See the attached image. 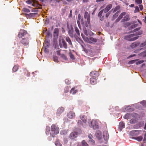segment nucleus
<instances>
[{"label":"nucleus","instance_id":"obj_22","mask_svg":"<svg viewBox=\"0 0 146 146\" xmlns=\"http://www.w3.org/2000/svg\"><path fill=\"white\" fill-rule=\"evenodd\" d=\"M80 117L84 123H86L87 121V118L85 115H80Z\"/></svg>","mask_w":146,"mask_h":146},{"label":"nucleus","instance_id":"obj_16","mask_svg":"<svg viewBox=\"0 0 146 146\" xmlns=\"http://www.w3.org/2000/svg\"><path fill=\"white\" fill-rule=\"evenodd\" d=\"M36 13H30L29 14L25 13L24 15L27 18H30L32 17H34Z\"/></svg>","mask_w":146,"mask_h":146},{"label":"nucleus","instance_id":"obj_40","mask_svg":"<svg viewBox=\"0 0 146 146\" xmlns=\"http://www.w3.org/2000/svg\"><path fill=\"white\" fill-rule=\"evenodd\" d=\"M55 144L56 146H62V144L60 143L59 140H57L55 142Z\"/></svg>","mask_w":146,"mask_h":146},{"label":"nucleus","instance_id":"obj_46","mask_svg":"<svg viewBox=\"0 0 146 146\" xmlns=\"http://www.w3.org/2000/svg\"><path fill=\"white\" fill-rule=\"evenodd\" d=\"M88 141L92 144H94L95 143V141L92 138L89 139Z\"/></svg>","mask_w":146,"mask_h":146},{"label":"nucleus","instance_id":"obj_44","mask_svg":"<svg viewBox=\"0 0 146 146\" xmlns=\"http://www.w3.org/2000/svg\"><path fill=\"white\" fill-rule=\"evenodd\" d=\"M141 29V27H139L135 29L133 31H131V33H134L138 31H139Z\"/></svg>","mask_w":146,"mask_h":146},{"label":"nucleus","instance_id":"obj_38","mask_svg":"<svg viewBox=\"0 0 146 146\" xmlns=\"http://www.w3.org/2000/svg\"><path fill=\"white\" fill-rule=\"evenodd\" d=\"M137 24H135L131 25L130 27H129V30H132L137 27Z\"/></svg>","mask_w":146,"mask_h":146},{"label":"nucleus","instance_id":"obj_12","mask_svg":"<svg viewBox=\"0 0 146 146\" xmlns=\"http://www.w3.org/2000/svg\"><path fill=\"white\" fill-rule=\"evenodd\" d=\"M134 116V114L132 113H127L123 116L124 118L126 119H129L131 117V116L133 117Z\"/></svg>","mask_w":146,"mask_h":146},{"label":"nucleus","instance_id":"obj_20","mask_svg":"<svg viewBox=\"0 0 146 146\" xmlns=\"http://www.w3.org/2000/svg\"><path fill=\"white\" fill-rule=\"evenodd\" d=\"M90 74L91 76L94 77H96L98 76V72L94 71L91 72L90 73Z\"/></svg>","mask_w":146,"mask_h":146},{"label":"nucleus","instance_id":"obj_14","mask_svg":"<svg viewBox=\"0 0 146 146\" xmlns=\"http://www.w3.org/2000/svg\"><path fill=\"white\" fill-rule=\"evenodd\" d=\"M68 33L69 36L71 38H73L74 36L73 34L74 31L73 28H72L70 29H69L68 31Z\"/></svg>","mask_w":146,"mask_h":146},{"label":"nucleus","instance_id":"obj_15","mask_svg":"<svg viewBox=\"0 0 146 146\" xmlns=\"http://www.w3.org/2000/svg\"><path fill=\"white\" fill-rule=\"evenodd\" d=\"M139 44L140 42H135L131 44L130 46L132 48H134L139 46Z\"/></svg>","mask_w":146,"mask_h":146},{"label":"nucleus","instance_id":"obj_59","mask_svg":"<svg viewBox=\"0 0 146 146\" xmlns=\"http://www.w3.org/2000/svg\"><path fill=\"white\" fill-rule=\"evenodd\" d=\"M87 21V22L88 24H89L90 22V17H88L86 18Z\"/></svg>","mask_w":146,"mask_h":146},{"label":"nucleus","instance_id":"obj_2","mask_svg":"<svg viewBox=\"0 0 146 146\" xmlns=\"http://www.w3.org/2000/svg\"><path fill=\"white\" fill-rule=\"evenodd\" d=\"M135 36V34H133L125 36L124 38L129 41H133L137 40L139 38V36Z\"/></svg>","mask_w":146,"mask_h":146},{"label":"nucleus","instance_id":"obj_53","mask_svg":"<svg viewBox=\"0 0 146 146\" xmlns=\"http://www.w3.org/2000/svg\"><path fill=\"white\" fill-rule=\"evenodd\" d=\"M131 24L129 22H127L125 24V27H128L129 26H130V25Z\"/></svg>","mask_w":146,"mask_h":146},{"label":"nucleus","instance_id":"obj_58","mask_svg":"<svg viewBox=\"0 0 146 146\" xmlns=\"http://www.w3.org/2000/svg\"><path fill=\"white\" fill-rule=\"evenodd\" d=\"M143 141H146V132L144 136V138H143Z\"/></svg>","mask_w":146,"mask_h":146},{"label":"nucleus","instance_id":"obj_7","mask_svg":"<svg viewBox=\"0 0 146 146\" xmlns=\"http://www.w3.org/2000/svg\"><path fill=\"white\" fill-rule=\"evenodd\" d=\"M105 13H103V10H101L98 13V16L100 17V20L103 21L104 20V16Z\"/></svg>","mask_w":146,"mask_h":146},{"label":"nucleus","instance_id":"obj_35","mask_svg":"<svg viewBox=\"0 0 146 146\" xmlns=\"http://www.w3.org/2000/svg\"><path fill=\"white\" fill-rule=\"evenodd\" d=\"M88 40L90 41L93 42H96L97 41V40L96 38H94L92 37H90Z\"/></svg>","mask_w":146,"mask_h":146},{"label":"nucleus","instance_id":"obj_3","mask_svg":"<svg viewBox=\"0 0 146 146\" xmlns=\"http://www.w3.org/2000/svg\"><path fill=\"white\" fill-rule=\"evenodd\" d=\"M20 42L24 46H27L29 44V39L28 38H23L20 40Z\"/></svg>","mask_w":146,"mask_h":146},{"label":"nucleus","instance_id":"obj_64","mask_svg":"<svg viewBox=\"0 0 146 146\" xmlns=\"http://www.w3.org/2000/svg\"><path fill=\"white\" fill-rule=\"evenodd\" d=\"M134 4H131L130 5H129V6L130 7H134Z\"/></svg>","mask_w":146,"mask_h":146},{"label":"nucleus","instance_id":"obj_34","mask_svg":"<svg viewBox=\"0 0 146 146\" xmlns=\"http://www.w3.org/2000/svg\"><path fill=\"white\" fill-rule=\"evenodd\" d=\"M130 19V18L129 17L128 15H126L123 18V19L122 20V21L123 20V21H127L129 20Z\"/></svg>","mask_w":146,"mask_h":146},{"label":"nucleus","instance_id":"obj_25","mask_svg":"<svg viewBox=\"0 0 146 146\" xmlns=\"http://www.w3.org/2000/svg\"><path fill=\"white\" fill-rule=\"evenodd\" d=\"M96 136L98 138H100L102 136L101 132L99 131H97L95 133Z\"/></svg>","mask_w":146,"mask_h":146},{"label":"nucleus","instance_id":"obj_26","mask_svg":"<svg viewBox=\"0 0 146 146\" xmlns=\"http://www.w3.org/2000/svg\"><path fill=\"white\" fill-rule=\"evenodd\" d=\"M125 14L126 13L125 12L122 13L118 17L117 19L116 20V21H117V20L118 21H119L125 15Z\"/></svg>","mask_w":146,"mask_h":146},{"label":"nucleus","instance_id":"obj_52","mask_svg":"<svg viewBox=\"0 0 146 146\" xmlns=\"http://www.w3.org/2000/svg\"><path fill=\"white\" fill-rule=\"evenodd\" d=\"M141 104H142L143 106H145V104H146V102L143 101H142L141 102Z\"/></svg>","mask_w":146,"mask_h":146},{"label":"nucleus","instance_id":"obj_47","mask_svg":"<svg viewBox=\"0 0 146 146\" xmlns=\"http://www.w3.org/2000/svg\"><path fill=\"white\" fill-rule=\"evenodd\" d=\"M61 57L65 60H66L67 59V58L66 57V56H65V54H62L61 55Z\"/></svg>","mask_w":146,"mask_h":146},{"label":"nucleus","instance_id":"obj_10","mask_svg":"<svg viewBox=\"0 0 146 146\" xmlns=\"http://www.w3.org/2000/svg\"><path fill=\"white\" fill-rule=\"evenodd\" d=\"M78 135V133L76 132H73L70 133V138L71 139H74L76 138Z\"/></svg>","mask_w":146,"mask_h":146},{"label":"nucleus","instance_id":"obj_11","mask_svg":"<svg viewBox=\"0 0 146 146\" xmlns=\"http://www.w3.org/2000/svg\"><path fill=\"white\" fill-rule=\"evenodd\" d=\"M111 7L112 5L111 4H110L107 6L104 9L102 10H103V13H105L107 12L110 10Z\"/></svg>","mask_w":146,"mask_h":146},{"label":"nucleus","instance_id":"obj_55","mask_svg":"<svg viewBox=\"0 0 146 146\" xmlns=\"http://www.w3.org/2000/svg\"><path fill=\"white\" fill-rule=\"evenodd\" d=\"M143 62V60H140L137 62H136V64H138L142 63Z\"/></svg>","mask_w":146,"mask_h":146},{"label":"nucleus","instance_id":"obj_19","mask_svg":"<svg viewBox=\"0 0 146 146\" xmlns=\"http://www.w3.org/2000/svg\"><path fill=\"white\" fill-rule=\"evenodd\" d=\"M125 126V123L123 122H120L119 123V129L120 131L122 130V129Z\"/></svg>","mask_w":146,"mask_h":146},{"label":"nucleus","instance_id":"obj_49","mask_svg":"<svg viewBox=\"0 0 146 146\" xmlns=\"http://www.w3.org/2000/svg\"><path fill=\"white\" fill-rule=\"evenodd\" d=\"M135 2L138 4H140L142 3V0H135Z\"/></svg>","mask_w":146,"mask_h":146},{"label":"nucleus","instance_id":"obj_63","mask_svg":"<svg viewBox=\"0 0 146 146\" xmlns=\"http://www.w3.org/2000/svg\"><path fill=\"white\" fill-rule=\"evenodd\" d=\"M139 7L140 8V9L141 10H142L143 8V7L142 5H139Z\"/></svg>","mask_w":146,"mask_h":146},{"label":"nucleus","instance_id":"obj_42","mask_svg":"<svg viewBox=\"0 0 146 146\" xmlns=\"http://www.w3.org/2000/svg\"><path fill=\"white\" fill-rule=\"evenodd\" d=\"M143 33V31L142 30H140L138 32H137L136 33H135V36L136 35H139L141 34H142Z\"/></svg>","mask_w":146,"mask_h":146},{"label":"nucleus","instance_id":"obj_29","mask_svg":"<svg viewBox=\"0 0 146 146\" xmlns=\"http://www.w3.org/2000/svg\"><path fill=\"white\" fill-rule=\"evenodd\" d=\"M62 46L65 49H67L68 48L67 45L66 43L64 40H62Z\"/></svg>","mask_w":146,"mask_h":146},{"label":"nucleus","instance_id":"obj_57","mask_svg":"<svg viewBox=\"0 0 146 146\" xmlns=\"http://www.w3.org/2000/svg\"><path fill=\"white\" fill-rule=\"evenodd\" d=\"M65 82L66 83L68 84H70V82L68 80V79H66V80H65Z\"/></svg>","mask_w":146,"mask_h":146},{"label":"nucleus","instance_id":"obj_28","mask_svg":"<svg viewBox=\"0 0 146 146\" xmlns=\"http://www.w3.org/2000/svg\"><path fill=\"white\" fill-rule=\"evenodd\" d=\"M75 31L77 34L78 36H80V33L79 30L77 27H75Z\"/></svg>","mask_w":146,"mask_h":146},{"label":"nucleus","instance_id":"obj_13","mask_svg":"<svg viewBox=\"0 0 146 146\" xmlns=\"http://www.w3.org/2000/svg\"><path fill=\"white\" fill-rule=\"evenodd\" d=\"M64 108L61 107L59 108L58 109L57 111V114L59 115L61 114L64 111Z\"/></svg>","mask_w":146,"mask_h":146},{"label":"nucleus","instance_id":"obj_61","mask_svg":"<svg viewBox=\"0 0 146 146\" xmlns=\"http://www.w3.org/2000/svg\"><path fill=\"white\" fill-rule=\"evenodd\" d=\"M88 137L89 138V139H91V138H92L93 137L92 135L90 134L88 135Z\"/></svg>","mask_w":146,"mask_h":146},{"label":"nucleus","instance_id":"obj_21","mask_svg":"<svg viewBox=\"0 0 146 146\" xmlns=\"http://www.w3.org/2000/svg\"><path fill=\"white\" fill-rule=\"evenodd\" d=\"M78 90H75V87H74L71 89L70 91V93H72L73 94H74L78 92Z\"/></svg>","mask_w":146,"mask_h":146},{"label":"nucleus","instance_id":"obj_33","mask_svg":"<svg viewBox=\"0 0 146 146\" xmlns=\"http://www.w3.org/2000/svg\"><path fill=\"white\" fill-rule=\"evenodd\" d=\"M24 75L27 76H29L30 75V73L27 70L25 69L24 70Z\"/></svg>","mask_w":146,"mask_h":146},{"label":"nucleus","instance_id":"obj_9","mask_svg":"<svg viewBox=\"0 0 146 146\" xmlns=\"http://www.w3.org/2000/svg\"><path fill=\"white\" fill-rule=\"evenodd\" d=\"M75 116V113L72 111H70L67 115V117L70 119H73Z\"/></svg>","mask_w":146,"mask_h":146},{"label":"nucleus","instance_id":"obj_50","mask_svg":"<svg viewBox=\"0 0 146 146\" xmlns=\"http://www.w3.org/2000/svg\"><path fill=\"white\" fill-rule=\"evenodd\" d=\"M139 11V7L137 6H136L135 7V10H134V12L136 13Z\"/></svg>","mask_w":146,"mask_h":146},{"label":"nucleus","instance_id":"obj_51","mask_svg":"<svg viewBox=\"0 0 146 146\" xmlns=\"http://www.w3.org/2000/svg\"><path fill=\"white\" fill-rule=\"evenodd\" d=\"M84 34L86 36H88V34L87 32V30H86V29H84Z\"/></svg>","mask_w":146,"mask_h":146},{"label":"nucleus","instance_id":"obj_32","mask_svg":"<svg viewBox=\"0 0 146 146\" xmlns=\"http://www.w3.org/2000/svg\"><path fill=\"white\" fill-rule=\"evenodd\" d=\"M139 46L140 47L143 48L145 46H146V40L139 44Z\"/></svg>","mask_w":146,"mask_h":146},{"label":"nucleus","instance_id":"obj_41","mask_svg":"<svg viewBox=\"0 0 146 146\" xmlns=\"http://www.w3.org/2000/svg\"><path fill=\"white\" fill-rule=\"evenodd\" d=\"M90 15L88 14V13L87 12H85L84 13V17L85 19H86L87 18L90 17Z\"/></svg>","mask_w":146,"mask_h":146},{"label":"nucleus","instance_id":"obj_18","mask_svg":"<svg viewBox=\"0 0 146 146\" xmlns=\"http://www.w3.org/2000/svg\"><path fill=\"white\" fill-rule=\"evenodd\" d=\"M45 43L44 44V46L49 47L50 45V40L46 39L45 41Z\"/></svg>","mask_w":146,"mask_h":146},{"label":"nucleus","instance_id":"obj_48","mask_svg":"<svg viewBox=\"0 0 146 146\" xmlns=\"http://www.w3.org/2000/svg\"><path fill=\"white\" fill-rule=\"evenodd\" d=\"M53 59L54 61L55 62H57L58 61V57L56 56H54L53 57Z\"/></svg>","mask_w":146,"mask_h":146},{"label":"nucleus","instance_id":"obj_23","mask_svg":"<svg viewBox=\"0 0 146 146\" xmlns=\"http://www.w3.org/2000/svg\"><path fill=\"white\" fill-rule=\"evenodd\" d=\"M65 39L66 41L68 42L69 44L71 46H73V45L71 40L69 37H66Z\"/></svg>","mask_w":146,"mask_h":146},{"label":"nucleus","instance_id":"obj_31","mask_svg":"<svg viewBox=\"0 0 146 146\" xmlns=\"http://www.w3.org/2000/svg\"><path fill=\"white\" fill-rule=\"evenodd\" d=\"M19 69V66L18 65H16L13 68V70L14 72H16Z\"/></svg>","mask_w":146,"mask_h":146},{"label":"nucleus","instance_id":"obj_37","mask_svg":"<svg viewBox=\"0 0 146 146\" xmlns=\"http://www.w3.org/2000/svg\"><path fill=\"white\" fill-rule=\"evenodd\" d=\"M137 122V120L135 119H132L129 121V122L131 124H134Z\"/></svg>","mask_w":146,"mask_h":146},{"label":"nucleus","instance_id":"obj_36","mask_svg":"<svg viewBox=\"0 0 146 146\" xmlns=\"http://www.w3.org/2000/svg\"><path fill=\"white\" fill-rule=\"evenodd\" d=\"M50 131V128L48 126H47L46 128V134L48 135Z\"/></svg>","mask_w":146,"mask_h":146},{"label":"nucleus","instance_id":"obj_39","mask_svg":"<svg viewBox=\"0 0 146 146\" xmlns=\"http://www.w3.org/2000/svg\"><path fill=\"white\" fill-rule=\"evenodd\" d=\"M52 36V35L51 33L49 31H48L46 33V38H51Z\"/></svg>","mask_w":146,"mask_h":146},{"label":"nucleus","instance_id":"obj_45","mask_svg":"<svg viewBox=\"0 0 146 146\" xmlns=\"http://www.w3.org/2000/svg\"><path fill=\"white\" fill-rule=\"evenodd\" d=\"M23 11L25 12L29 13L30 12V11L29 9L26 8H23Z\"/></svg>","mask_w":146,"mask_h":146},{"label":"nucleus","instance_id":"obj_24","mask_svg":"<svg viewBox=\"0 0 146 146\" xmlns=\"http://www.w3.org/2000/svg\"><path fill=\"white\" fill-rule=\"evenodd\" d=\"M90 81L91 83L93 85L95 84L97 82L96 79L93 78H90Z\"/></svg>","mask_w":146,"mask_h":146},{"label":"nucleus","instance_id":"obj_56","mask_svg":"<svg viewBox=\"0 0 146 146\" xmlns=\"http://www.w3.org/2000/svg\"><path fill=\"white\" fill-rule=\"evenodd\" d=\"M70 58L72 59H74V55L71 53L70 54Z\"/></svg>","mask_w":146,"mask_h":146},{"label":"nucleus","instance_id":"obj_60","mask_svg":"<svg viewBox=\"0 0 146 146\" xmlns=\"http://www.w3.org/2000/svg\"><path fill=\"white\" fill-rule=\"evenodd\" d=\"M56 54L58 55H60V51L58 50L56 52Z\"/></svg>","mask_w":146,"mask_h":146},{"label":"nucleus","instance_id":"obj_1","mask_svg":"<svg viewBox=\"0 0 146 146\" xmlns=\"http://www.w3.org/2000/svg\"><path fill=\"white\" fill-rule=\"evenodd\" d=\"M51 132L50 133V135L52 137H54L55 135L58 134L59 131V129L58 127L56 124H52L51 127Z\"/></svg>","mask_w":146,"mask_h":146},{"label":"nucleus","instance_id":"obj_4","mask_svg":"<svg viewBox=\"0 0 146 146\" xmlns=\"http://www.w3.org/2000/svg\"><path fill=\"white\" fill-rule=\"evenodd\" d=\"M91 127H92L94 129H96L98 128L99 126L97 124V122L95 120H93L91 122Z\"/></svg>","mask_w":146,"mask_h":146},{"label":"nucleus","instance_id":"obj_30","mask_svg":"<svg viewBox=\"0 0 146 146\" xmlns=\"http://www.w3.org/2000/svg\"><path fill=\"white\" fill-rule=\"evenodd\" d=\"M49 47H47L46 46H44L42 49H44V51L46 53H48L49 52V50L48 49Z\"/></svg>","mask_w":146,"mask_h":146},{"label":"nucleus","instance_id":"obj_27","mask_svg":"<svg viewBox=\"0 0 146 146\" xmlns=\"http://www.w3.org/2000/svg\"><path fill=\"white\" fill-rule=\"evenodd\" d=\"M132 138L133 139H135L138 141H140L142 140L143 137L142 136H141L137 137H133Z\"/></svg>","mask_w":146,"mask_h":146},{"label":"nucleus","instance_id":"obj_5","mask_svg":"<svg viewBox=\"0 0 146 146\" xmlns=\"http://www.w3.org/2000/svg\"><path fill=\"white\" fill-rule=\"evenodd\" d=\"M27 33V32L26 31L24 30H21L19 33L18 36L20 38L26 35Z\"/></svg>","mask_w":146,"mask_h":146},{"label":"nucleus","instance_id":"obj_43","mask_svg":"<svg viewBox=\"0 0 146 146\" xmlns=\"http://www.w3.org/2000/svg\"><path fill=\"white\" fill-rule=\"evenodd\" d=\"M82 146H88V144L85 142L84 140H83L82 142Z\"/></svg>","mask_w":146,"mask_h":146},{"label":"nucleus","instance_id":"obj_62","mask_svg":"<svg viewBox=\"0 0 146 146\" xmlns=\"http://www.w3.org/2000/svg\"><path fill=\"white\" fill-rule=\"evenodd\" d=\"M78 125L81 124L82 123V121L80 120H78Z\"/></svg>","mask_w":146,"mask_h":146},{"label":"nucleus","instance_id":"obj_54","mask_svg":"<svg viewBox=\"0 0 146 146\" xmlns=\"http://www.w3.org/2000/svg\"><path fill=\"white\" fill-rule=\"evenodd\" d=\"M136 60H132L130 61L129 62V64H132L135 62V61H136Z\"/></svg>","mask_w":146,"mask_h":146},{"label":"nucleus","instance_id":"obj_6","mask_svg":"<svg viewBox=\"0 0 146 146\" xmlns=\"http://www.w3.org/2000/svg\"><path fill=\"white\" fill-rule=\"evenodd\" d=\"M140 133L139 130H134L131 131L130 132V135L133 137H136Z\"/></svg>","mask_w":146,"mask_h":146},{"label":"nucleus","instance_id":"obj_8","mask_svg":"<svg viewBox=\"0 0 146 146\" xmlns=\"http://www.w3.org/2000/svg\"><path fill=\"white\" fill-rule=\"evenodd\" d=\"M59 30L58 28H56L54 29L53 32V36L55 38H57L59 35Z\"/></svg>","mask_w":146,"mask_h":146},{"label":"nucleus","instance_id":"obj_17","mask_svg":"<svg viewBox=\"0 0 146 146\" xmlns=\"http://www.w3.org/2000/svg\"><path fill=\"white\" fill-rule=\"evenodd\" d=\"M103 136L104 139L106 140L108 139L109 138V135L107 131H104V132Z\"/></svg>","mask_w":146,"mask_h":146}]
</instances>
